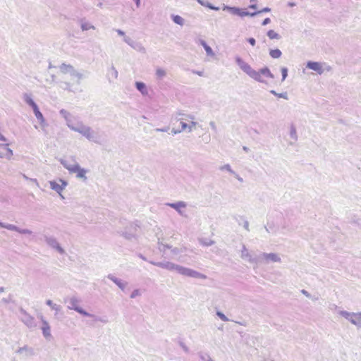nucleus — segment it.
Here are the masks:
<instances>
[{
  "label": "nucleus",
  "mask_w": 361,
  "mask_h": 361,
  "mask_svg": "<svg viewBox=\"0 0 361 361\" xmlns=\"http://www.w3.org/2000/svg\"><path fill=\"white\" fill-rule=\"evenodd\" d=\"M181 132H182V131H181L180 130H176V129H174V128H173V129L171 130V133H172L173 135H176V134L180 133H181Z\"/></svg>",
  "instance_id": "60"
},
{
  "label": "nucleus",
  "mask_w": 361,
  "mask_h": 361,
  "mask_svg": "<svg viewBox=\"0 0 361 361\" xmlns=\"http://www.w3.org/2000/svg\"><path fill=\"white\" fill-rule=\"evenodd\" d=\"M13 155V150L8 147V144H0V158L10 160Z\"/></svg>",
  "instance_id": "17"
},
{
  "label": "nucleus",
  "mask_w": 361,
  "mask_h": 361,
  "mask_svg": "<svg viewBox=\"0 0 361 361\" xmlns=\"http://www.w3.org/2000/svg\"><path fill=\"white\" fill-rule=\"evenodd\" d=\"M32 110H33L35 117L39 121V123L41 124V126H44L46 125L45 119H44L42 114L40 112V111L38 108V106H37L36 107L34 106Z\"/></svg>",
  "instance_id": "26"
},
{
  "label": "nucleus",
  "mask_w": 361,
  "mask_h": 361,
  "mask_svg": "<svg viewBox=\"0 0 361 361\" xmlns=\"http://www.w3.org/2000/svg\"><path fill=\"white\" fill-rule=\"evenodd\" d=\"M202 243L206 246H211L214 243V242L213 240H209V241L202 242Z\"/></svg>",
  "instance_id": "53"
},
{
  "label": "nucleus",
  "mask_w": 361,
  "mask_h": 361,
  "mask_svg": "<svg viewBox=\"0 0 361 361\" xmlns=\"http://www.w3.org/2000/svg\"><path fill=\"white\" fill-rule=\"evenodd\" d=\"M44 240L46 244L53 250H56L61 255L65 254V250L61 246L58 240L52 235H44L43 236Z\"/></svg>",
  "instance_id": "11"
},
{
  "label": "nucleus",
  "mask_w": 361,
  "mask_h": 361,
  "mask_svg": "<svg viewBox=\"0 0 361 361\" xmlns=\"http://www.w3.org/2000/svg\"><path fill=\"white\" fill-rule=\"evenodd\" d=\"M240 257L242 259L245 260L251 264H258V257H254L252 254L248 251L246 246L243 245L240 251Z\"/></svg>",
  "instance_id": "14"
},
{
  "label": "nucleus",
  "mask_w": 361,
  "mask_h": 361,
  "mask_svg": "<svg viewBox=\"0 0 361 361\" xmlns=\"http://www.w3.org/2000/svg\"><path fill=\"white\" fill-rule=\"evenodd\" d=\"M2 302L4 303H6V304H8L10 302V299L9 298H3L1 300Z\"/></svg>",
  "instance_id": "63"
},
{
  "label": "nucleus",
  "mask_w": 361,
  "mask_h": 361,
  "mask_svg": "<svg viewBox=\"0 0 361 361\" xmlns=\"http://www.w3.org/2000/svg\"><path fill=\"white\" fill-rule=\"evenodd\" d=\"M163 246L164 247L171 249V254L173 258H175L177 255L185 250V248L171 247L168 245H163Z\"/></svg>",
  "instance_id": "28"
},
{
  "label": "nucleus",
  "mask_w": 361,
  "mask_h": 361,
  "mask_svg": "<svg viewBox=\"0 0 361 361\" xmlns=\"http://www.w3.org/2000/svg\"><path fill=\"white\" fill-rule=\"evenodd\" d=\"M171 18L173 21L180 26H183L185 23V20L180 16L178 15H172Z\"/></svg>",
  "instance_id": "32"
},
{
  "label": "nucleus",
  "mask_w": 361,
  "mask_h": 361,
  "mask_svg": "<svg viewBox=\"0 0 361 361\" xmlns=\"http://www.w3.org/2000/svg\"><path fill=\"white\" fill-rule=\"evenodd\" d=\"M59 161L70 173H75L77 178L84 182L87 181V177L86 174L88 170L82 168L74 157H71L69 159H61Z\"/></svg>",
  "instance_id": "7"
},
{
  "label": "nucleus",
  "mask_w": 361,
  "mask_h": 361,
  "mask_svg": "<svg viewBox=\"0 0 361 361\" xmlns=\"http://www.w3.org/2000/svg\"><path fill=\"white\" fill-rule=\"evenodd\" d=\"M198 355H199V357L202 361H214L213 359L210 357V355H208L207 353L201 352V353H199Z\"/></svg>",
  "instance_id": "37"
},
{
  "label": "nucleus",
  "mask_w": 361,
  "mask_h": 361,
  "mask_svg": "<svg viewBox=\"0 0 361 361\" xmlns=\"http://www.w3.org/2000/svg\"><path fill=\"white\" fill-rule=\"evenodd\" d=\"M107 278L116 283L122 290H123L127 286L126 282L121 281L111 274H109Z\"/></svg>",
  "instance_id": "24"
},
{
  "label": "nucleus",
  "mask_w": 361,
  "mask_h": 361,
  "mask_svg": "<svg viewBox=\"0 0 361 361\" xmlns=\"http://www.w3.org/2000/svg\"><path fill=\"white\" fill-rule=\"evenodd\" d=\"M139 228L133 224L127 226L124 231L122 232L123 235L128 240H135L138 235Z\"/></svg>",
  "instance_id": "13"
},
{
  "label": "nucleus",
  "mask_w": 361,
  "mask_h": 361,
  "mask_svg": "<svg viewBox=\"0 0 361 361\" xmlns=\"http://www.w3.org/2000/svg\"><path fill=\"white\" fill-rule=\"evenodd\" d=\"M306 67L309 69L314 71L319 75H322L324 71V69L323 68V64L320 62L308 61L307 63Z\"/></svg>",
  "instance_id": "20"
},
{
  "label": "nucleus",
  "mask_w": 361,
  "mask_h": 361,
  "mask_svg": "<svg viewBox=\"0 0 361 361\" xmlns=\"http://www.w3.org/2000/svg\"><path fill=\"white\" fill-rule=\"evenodd\" d=\"M118 75V73L116 68L112 66L110 68H109L106 77L109 81V82H113L115 80L117 79Z\"/></svg>",
  "instance_id": "22"
},
{
  "label": "nucleus",
  "mask_w": 361,
  "mask_h": 361,
  "mask_svg": "<svg viewBox=\"0 0 361 361\" xmlns=\"http://www.w3.org/2000/svg\"><path fill=\"white\" fill-rule=\"evenodd\" d=\"M20 313L22 314L21 321L29 328H32L36 326V324L35 322V318L29 314L25 310L23 309L20 310Z\"/></svg>",
  "instance_id": "15"
},
{
  "label": "nucleus",
  "mask_w": 361,
  "mask_h": 361,
  "mask_svg": "<svg viewBox=\"0 0 361 361\" xmlns=\"http://www.w3.org/2000/svg\"><path fill=\"white\" fill-rule=\"evenodd\" d=\"M135 87L141 92L142 95H147L148 94L147 87L144 82H136Z\"/></svg>",
  "instance_id": "30"
},
{
  "label": "nucleus",
  "mask_w": 361,
  "mask_h": 361,
  "mask_svg": "<svg viewBox=\"0 0 361 361\" xmlns=\"http://www.w3.org/2000/svg\"><path fill=\"white\" fill-rule=\"evenodd\" d=\"M301 293H302L304 295H305L306 297H307V298H310V294L307 290H304V289H302V290H301Z\"/></svg>",
  "instance_id": "58"
},
{
  "label": "nucleus",
  "mask_w": 361,
  "mask_h": 361,
  "mask_svg": "<svg viewBox=\"0 0 361 361\" xmlns=\"http://www.w3.org/2000/svg\"><path fill=\"white\" fill-rule=\"evenodd\" d=\"M270 93L279 97V98H283L286 100L288 99L287 92L277 93L275 90H271Z\"/></svg>",
  "instance_id": "38"
},
{
  "label": "nucleus",
  "mask_w": 361,
  "mask_h": 361,
  "mask_svg": "<svg viewBox=\"0 0 361 361\" xmlns=\"http://www.w3.org/2000/svg\"><path fill=\"white\" fill-rule=\"evenodd\" d=\"M149 262H150V264H152L154 266H157L158 267L165 269L169 271H175L178 274H179L182 276H184L197 279H202V280H205L207 278V276L205 274L200 273L196 270H194L190 268H188V267H183V266L171 262L150 261Z\"/></svg>",
  "instance_id": "5"
},
{
  "label": "nucleus",
  "mask_w": 361,
  "mask_h": 361,
  "mask_svg": "<svg viewBox=\"0 0 361 361\" xmlns=\"http://www.w3.org/2000/svg\"><path fill=\"white\" fill-rule=\"evenodd\" d=\"M68 306L67 308L71 310H75L78 313L80 314L82 316L88 317L92 318L95 322H99L103 324H106L109 322L106 317H97L94 314H90L83 310L80 306V300L76 296H71L68 299Z\"/></svg>",
  "instance_id": "8"
},
{
  "label": "nucleus",
  "mask_w": 361,
  "mask_h": 361,
  "mask_svg": "<svg viewBox=\"0 0 361 361\" xmlns=\"http://www.w3.org/2000/svg\"><path fill=\"white\" fill-rule=\"evenodd\" d=\"M235 60L240 68L255 81L267 83L266 78H274V75L267 67L262 68L257 71L240 57L236 56Z\"/></svg>",
  "instance_id": "6"
},
{
  "label": "nucleus",
  "mask_w": 361,
  "mask_h": 361,
  "mask_svg": "<svg viewBox=\"0 0 361 361\" xmlns=\"http://www.w3.org/2000/svg\"><path fill=\"white\" fill-rule=\"evenodd\" d=\"M257 1V0H250V2L252 3V4L250 5L249 8H252V9H256L257 8V5H256Z\"/></svg>",
  "instance_id": "50"
},
{
  "label": "nucleus",
  "mask_w": 361,
  "mask_h": 361,
  "mask_svg": "<svg viewBox=\"0 0 361 361\" xmlns=\"http://www.w3.org/2000/svg\"><path fill=\"white\" fill-rule=\"evenodd\" d=\"M269 55L273 59H279L281 56L282 53L279 49H271L269 51Z\"/></svg>",
  "instance_id": "33"
},
{
  "label": "nucleus",
  "mask_w": 361,
  "mask_h": 361,
  "mask_svg": "<svg viewBox=\"0 0 361 361\" xmlns=\"http://www.w3.org/2000/svg\"><path fill=\"white\" fill-rule=\"evenodd\" d=\"M60 73L65 77L59 82V87L63 90L75 92L78 88L75 86L80 85L84 78L82 73L78 72L72 65L62 63L59 66Z\"/></svg>",
  "instance_id": "1"
},
{
  "label": "nucleus",
  "mask_w": 361,
  "mask_h": 361,
  "mask_svg": "<svg viewBox=\"0 0 361 361\" xmlns=\"http://www.w3.org/2000/svg\"><path fill=\"white\" fill-rule=\"evenodd\" d=\"M116 32L120 36H124L125 35V32L123 30H119V29L116 30Z\"/></svg>",
  "instance_id": "61"
},
{
  "label": "nucleus",
  "mask_w": 361,
  "mask_h": 361,
  "mask_svg": "<svg viewBox=\"0 0 361 361\" xmlns=\"http://www.w3.org/2000/svg\"><path fill=\"white\" fill-rule=\"evenodd\" d=\"M178 344H179V346L182 348V350L185 353H188L190 350H189V348L186 345V344L180 341L178 342Z\"/></svg>",
  "instance_id": "45"
},
{
  "label": "nucleus",
  "mask_w": 361,
  "mask_h": 361,
  "mask_svg": "<svg viewBox=\"0 0 361 361\" xmlns=\"http://www.w3.org/2000/svg\"><path fill=\"white\" fill-rule=\"evenodd\" d=\"M1 228H6L7 230L12 231H18L19 227L11 224H4L3 223Z\"/></svg>",
  "instance_id": "36"
},
{
  "label": "nucleus",
  "mask_w": 361,
  "mask_h": 361,
  "mask_svg": "<svg viewBox=\"0 0 361 361\" xmlns=\"http://www.w3.org/2000/svg\"><path fill=\"white\" fill-rule=\"evenodd\" d=\"M46 304L51 307V309L55 306L56 303H54L51 300H47Z\"/></svg>",
  "instance_id": "51"
},
{
  "label": "nucleus",
  "mask_w": 361,
  "mask_h": 361,
  "mask_svg": "<svg viewBox=\"0 0 361 361\" xmlns=\"http://www.w3.org/2000/svg\"><path fill=\"white\" fill-rule=\"evenodd\" d=\"M270 22H271L270 18H265V19L263 20V22H262V25H267V24H269Z\"/></svg>",
  "instance_id": "55"
},
{
  "label": "nucleus",
  "mask_w": 361,
  "mask_h": 361,
  "mask_svg": "<svg viewBox=\"0 0 361 361\" xmlns=\"http://www.w3.org/2000/svg\"><path fill=\"white\" fill-rule=\"evenodd\" d=\"M338 314L353 324L357 327L361 329V312L354 313L349 312L345 310H340Z\"/></svg>",
  "instance_id": "9"
},
{
  "label": "nucleus",
  "mask_w": 361,
  "mask_h": 361,
  "mask_svg": "<svg viewBox=\"0 0 361 361\" xmlns=\"http://www.w3.org/2000/svg\"><path fill=\"white\" fill-rule=\"evenodd\" d=\"M178 115H183L185 116V121H190V123H188V133L192 132L194 130L196 129V126L197 125V122L195 121V116L192 114H183L181 113H179Z\"/></svg>",
  "instance_id": "21"
},
{
  "label": "nucleus",
  "mask_w": 361,
  "mask_h": 361,
  "mask_svg": "<svg viewBox=\"0 0 361 361\" xmlns=\"http://www.w3.org/2000/svg\"><path fill=\"white\" fill-rule=\"evenodd\" d=\"M224 11H228L231 13L233 15H236L240 17L250 16V13L245 11H243L238 7H231L229 6L224 5L223 6Z\"/></svg>",
  "instance_id": "18"
},
{
  "label": "nucleus",
  "mask_w": 361,
  "mask_h": 361,
  "mask_svg": "<svg viewBox=\"0 0 361 361\" xmlns=\"http://www.w3.org/2000/svg\"><path fill=\"white\" fill-rule=\"evenodd\" d=\"M59 113L65 119L67 126L71 130L80 133L89 141L94 142H98L97 133L91 127L85 125L82 122H77L76 123H74L73 116L65 109L60 110Z\"/></svg>",
  "instance_id": "2"
},
{
  "label": "nucleus",
  "mask_w": 361,
  "mask_h": 361,
  "mask_svg": "<svg viewBox=\"0 0 361 361\" xmlns=\"http://www.w3.org/2000/svg\"><path fill=\"white\" fill-rule=\"evenodd\" d=\"M23 99L27 105L32 107V109H33L34 106L36 107L37 106V104L32 99V95L29 93H24L23 94Z\"/></svg>",
  "instance_id": "27"
},
{
  "label": "nucleus",
  "mask_w": 361,
  "mask_h": 361,
  "mask_svg": "<svg viewBox=\"0 0 361 361\" xmlns=\"http://www.w3.org/2000/svg\"><path fill=\"white\" fill-rule=\"evenodd\" d=\"M123 41L128 44L129 46H130L132 48L135 49V50L141 52V53H145L146 49L140 44V43H135L133 42V40L127 36H124Z\"/></svg>",
  "instance_id": "19"
},
{
  "label": "nucleus",
  "mask_w": 361,
  "mask_h": 361,
  "mask_svg": "<svg viewBox=\"0 0 361 361\" xmlns=\"http://www.w3.org/2000/svg\"><path fill=\"white\" fill-rule=\"evenodd\" d=\"M166 205L174 209L180 216H185V209L187 204L185 202L178 201L174 203H166Z\"/></svg>",
  "instance_id": "16"
},
{
  "label": "nucleus",
  "mask_w": 361,
  "mask_h": 361,
  "mask_svg": "<svg viewBox=\"0 0 361 361\" xmlns=\"http://www.w3.org/2000/svg\"><path fill=\"white\" fill-rule=\"evenodd\" d=\"M268 37L271 39H281V36L279 34H278L277 32H276L274 30H270L267 32V33Z\"/></svg>",
  "instance_id": "34"
},
{
  "label": "nucleus",
  "mask_w": 361,
  "mask_h": 361,
  "mask_svg": "<svg viewBox=\"0 0 361 361\" xmlns=\"http://www.w3.org/2000/svg\"><path fill=\"white\" fill-rule=\"evenodd\" d=\"M16 353L22 355L23 357H27L34 354L33 350L27 346L20 348Z\"/></svg>",
  "instance_id": "23"
},
{
  "label": "nucleus",
  "mask_w": 361,
  "mask_h": 361,
  "mask_svg": "<svg viewBox=\"0 0 361 361\" xmlns=\"http://www.w3.org/2000/svg\"><path fill=\"white\" fill-rule=\"evenodd\" d=\"M220 170L221 171H227L231 174H235V171L231 169L230 164H224L220 167Z\"/></svg>",
  "instance_id": "40"
},
{
  "label": "nucleus",
  "mask_w": 361,
  "mask_h": 361,
  "mask_svg": "<svg viewBox=\"0 0 361 361\" xmlns=\"http://www.w3.org/2000/svg\"><path fill=\"white\" fill-rule=\"evenodd\" d=\"M248 42L252 45V46H255V43H256V41L254 38H249L247 39Z\"/></svg>",
  "instance_id": "57"
},
{
  "label": "nucleus",
  "mask_w": 361,
  "mask_h": 361,
  "mask_svg": "<svg viewBox=\"0 0 361 361\" xmlns=\"http://www.w3.org/2000/svg\"><path fill=\"white\" fill-rule=\"evenodd\" d=\"M0 141L5 142L6 141V138L0 133Z\"/></svg>",
  "instance_id": "64"
},
{
  "label": "nucleus",
  "mask_w": 361,
  "mask_h": 361,
  "mask_svg": "<svg viewBox=\"0 0 361 361\" xmlns=\"http://www.w3.org/2000/svg\"><path fill=\"white\" fill-rule=\"evenodd\" d=\"M290 136L293 140H297V132L296 129L293 126H291L290 130Z\"/></svg>",
  "instance_id": "41"
},
{
  "label": "nucleus",
  "mask_w": 361,
  "mask_h": 361,
  "mask_svg": "<svg viewBox=\"0 0 361 361\" xmlns=\"http://www.w3.org/2000/svg\"><path fill=\"white\" fill-rule=\"evenodd\" d=\"M282 81L285 80L288 75V69L286 67L281 68Z\"/></svg>",
  "instance_id": "47"
},
{
  "label": "nucleus",
  "mask_w": 361,
  "mask_h": 361,
  "mask_svg": "<svg viewBox=\"0 0 361 361\" xmlns=\"http://www.w3.org/2000/svg\"><path fill=\"white\" fill-rule=\"evenodd\" d=\"M217 316L224 322H228V317L221 312H216Z\"/></svg>",
  "instance_id": "46"
},
{
  "label": "nucleus",
  "mask_w": 361,
  "mask_h": 361,
  "mask_svg": "<svg viewBox=\"0 0 361 361\" xmlns=\"http://www.w3.org/2000/svg\"><path fill=\"white\" fill-rule=\"evenodd\" d=\"M18 233H19L20 234H24V235H30L32 234V231L31 230L27 229V228H19Z\"/></svg>",
  "instance_id": "43"
},
{
  "label": "nucleus",
  "mask_w": 361,
  "mask_h": 361,
  "mask_svg": "<svg viewBox=\"0 0 361 361\" xmlns=\"http://www.w3.org/2000/svg\"><path fill=\"white\" fill-rule=\"evenodd\" d=\"M80 27L82 31H87L89 30H95V27L90 22L82 20L80 23Z\"/></svg>",
  "instance_id": "31"
},
{
  "label": "nucleus",
  "mask_w": 361,
  "mask_h": 361,
  "mask_svg": "<svg viewBox=\"0 0 361 361\" xmlns=\"http://www.w3.org/2000/svg\"><path fill=\"white\" fill-rule=\"evenodd\" d=\"M169 129V127H166L164 128H156L155 131L157 132H167Z\"/></svg>",
  "instance_id": "52"
},
{
  "label": "nucleus",
  "mask_w": 361,
  "mask_h": 361,
  "mask_svg": "<svg viewBox=\"0 0 361 361\" xmlns=\"http://www.w3.org/2000/svg\"><path fill=\"white\" fill-rule=\"evenodd\" d=\"M49 183L50 188L57 192L62 199H64L62 192L67 187L68 182L63 179L59 178L58 180H50Z\"/></svg>",
  "instance_id": "12"
},
{
  "label": "nucleus",
  "mask_w": 361,
  "mask_h": 361,
  "mask_svg": "<svg viewBox=\"0 0 361 361\" xmlns=\"http://www.w3.org/2000/svg\"><path fill=\"white\" fill-rule=\"evenodd\" d=\"M205 7H207L209 8V9H212V10H214V11H219V7H216V6H213L212 4H210L209 2L207 1L204 4Z\"/></svg>",
  "instance_id": "48"
},
{
  "label": "nucleus",
  "mask_w": 361,
  "mask_h": 361,
  "mask_svg": "<svg viewBox=\"0 0 361 361\" xmlns=\"http://www.w3.org/2000/svg\"><path fill=\"white\" fill-rule=\"evenodd\" d=\"M140 295V290L136 289V290H134L131 295H130V298H136L137 296H139Z\"/></svg>",
  "instance_id": "49"
},
{
  "label": "nucleus",
  "mask_w": 361,
  "mask_h": 361,
  "mask_svg": "<svg viewBox=\"0 0 361 361\" xmlns=\"http://www.w3.org/2000/svg\"><path fill=\"white\" fill-rule=\"evenodd\" d=\"M270 11H271L270 8L265 7L263 9H262L261 11H257V12H254V13H250V16H256V15H257L259 13L269 12Z\"/></svg>",
  "instance_id": "44"
},
{
  "label": "nucleus",
  "mask_w": 361,
  "mask_h": 361,
  "mask_svg": "<svg viewBox=\"0 0 361 361\" xmlns=\"http://www.w3.org/2000/svg\"><path fill=\"white\" fill-rule=\"evenodd\" d=\"M235 178L240 182H243V178H241L238 174H237L235 172V174H233Z\"/></svg>",
  "instance_id": "56"
},
{
  "label": "nucleus",
  "mask_w": 361,
  "mask_h": 361,
  "mask_svg": "<svg viewBox=\"0 0 361 361\" xmlns=\"http://www.w3.org/2000/svg\"><path fill=\"white\" fill-rule=\"evenodd\" d=\"M30 182L34 183L36 186L39 187V183L36 178H31L29 180Z\"/></svg>",
  "instance_id": "54"
},
{
  "label": "nucleus",
  "mask_w": 361,
  "mask_h": 361,
  "mask_svg": "<svg viewBox=\"0 0 361 361\" xmlns=\"http://www.w3.org/2000/svg\"><path fill=\"white\" fill-rule=\"evenodd\" d=\"M244 228L247 230V231H249V223L247 221H245L244 222Z\"/></svg>",
  "instance_id": "62"
},
{
  "label": "nucleus",
  "mask_w": 361,
  "mask_h": 361,
  "mask_svg": "<svg viewBox=\"0 0 361 361\" xmlns=\"http://www.w3.org/2000/svg\"><path fill=\"white\" fill-rule=\"evenodd\" d=\"M42 331L44 336L45 338H49L51 336V330H50V326L47 321L44 320V319H42Z\"/></svg>",
  "instance_id": "25"
},
{
  "label": "nucleus",
  "mask_w": 361,
  "mask_h": 361,
  "mask_svg": "<svg viewBox=\"0 0 361 361\" xmlns=\"http://www.w3.org/2000/svg\"><path fill=\"white\" fill-rule=\"evenodd\" d=\"M59 113L65 119L67 126L71 130L80 133L89 141L94 142H98L97 133L91 127L85 125L82 122H77L76 123H74L73 116L65 109L60 110Z\"/></svg>",
  "instance_id": "4"
},
{
  "label": "nucleus",
  "mask_w": 361,
  "mask_h": 361,
  "mask_svg": "<svg viewBox=\"0 0 361 361\" xmlns=\"http://www.w3.org/2000/svg\"><path fill=\"white\" fill-rule=\"evenodd\" d=\"M184 120H185V117L179 119L180 123V126H181L180 130L182 132L185 131V130H187L188 132V127H189L188 123L185 122Z\"/></svg>",
  "instance_id": "39"
},
{
  "label": "nucleus",
  "mask_w": 361,
  "mask_h": 361,
  "mask_svg": "<svg viewBox=\"0 0 361 361\" xmlns=\"http://www.w3.org/2000/svg\"><path fill=\"white\" fill-rule=\"evenodd\" d=\"M59 113L65 119L67 126L71 130L80 133L89 141L94 142H98L97 133L91 127L85 125L82 122H77L76 123H74L73 116L65 109L60 110Z\"/></svg>",
  "instance_id": "3"
},
{
  "label": "nucleus",
  "mask_w": 361,
  "mask_h": 361,
  "mask_svg": "<svg viewBox=\"0 0 361 361\" xmlns=\"http://www.w3.org/2000/svg\"><path fill=\"white\" fill-rule=\"evenodd\" d=\"M270 262L281 263V258L277 253L262 252L258 257V263L269 264Z\"/></svg>",
  "instance_id": "10"
},
{
  "label": "nucleus",
  "mask_w": 361,
  "mask_h": 361,
  "mask_svg": "<svg viewBox=\"0 0 361 361\" xmlns=\"http://www.w3.org/2000/svg\"><path fill=\"white\" fill-rule=\"evenodd\" d=\"M200 43L204 47L207 56L211 57H214L215 56L212 49L206 43L204 40L201 39Z\"/></svg>",
  "instance_id": "29"
},
{
  "label": "nucleus",
  "mask_w": 361,
  "mask_h": 361,
  "mask_svg": "<svg viewBox=\"0 0 361 361\" xmlns=\"http://www.w3.org/2000/svg\"><path fill=\"white\" fill-rule=\"evenodd\" d=\"M51 310L54 311V315L56 317L61 312L62 307L60 305L56 304Z\"/></svg>",
  "instance_id": "42"
},
{
  "label": "nucleus",
  "mask_w": 361,
  "mask_h": 361,
  "mask_svg": "<svg viewBox=\"0 0 361 361\" xmlns=\"http://www.w3.org/2000/svg\"><path fill=\"white\" fill-rule=\"evenodd\" d=\"M209 126H211V128L213 129V130H216V124L214 121H210L209 122Z\"/></svg>",
  "instance_id": "59"
},
{
  "label": "nucleus",
  "mask_w": 361,
  "mask_h": 361,
  "mask_svg": "<svg viewBox=\"0 0 361 361\" xmlns=\"http://www.w3.org/2000/svg\"><path fill=\"white\" fill-rule=\"evenodd\" d=\"M155 75L159 79H162L166 75V71L162 68H157Z\"/></svg>",
  "instance_id": "35"
}]
</instances>
